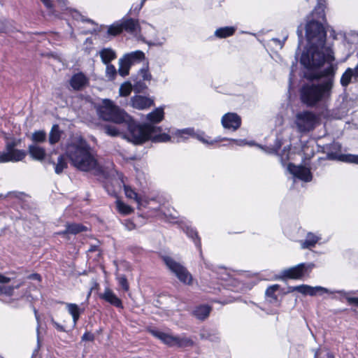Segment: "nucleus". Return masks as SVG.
I'll list each match as a JSON object with an SVG mask.
<instances>
[{"instance_id":"obj_29","label":"nucleus","mask_w":358,"mask_h":358,"mask_svg":"<svg viewBox=\"0 0 358 358\" xmlns=\"http://www.w3.org/2000/svg\"><path fill=\"white\" fill-rule=\"evenodd\" d=\"M102 62L104 64H110L117 57L115 52L111 48H103L99 52Z\"/></svg>"},{"instance_id":"obj_5","label":"nucleus","mask_w":358,"mask_h":358,"mask_svg":"<svg viewBox=\"0 0 358 358\" xmlns=\"http://www.w3.org/2000/svg\"><path fill=\"white\" fill-rule=\"evenodd\" d=\"M124 123L127 124L128 138L135 145H141L149 141L155 128L152 124H138L130 115Z\"/></svg>"},{"instance_id":"obj_10","label":"nucleus","mask_w":358,"mask_h":358,"mask_svg":"<svg viewBox=\"0 0 358 358\" xmlns=\"http://www.w3.org/2000/svg\"><path fill=\"white\" fill-rule=\"evenodd\" d=\"M317 122V117L311 111L305 110L296 115V124L299 131L306 132L313 130Z\"/></svg>"},{"instance_id":"obj_45","label":"nucleus","mask_w":358,"mask_h":358,"mask_svg":"<svg viewBox=\"0 0 358 358\" xmlns=\"http://www.w3.org/2000/svg\"><path fill=\"white\" fill-rule=\"evenodd\" d=\"M145 2V0H141V3L138 4H133L129 11V15H138L140 10L143 8L144 3Z\"/></svg>"},{"instance_id":"obj_4","label":"nucleus","mask_w":358,"mask_h":358,"mask_svg":"<svg viewBox=\"0 0 358 358\" xmlns=\"http://www.w3.org/2000/svg\"><path fill=\"white\" fill-rule=\"evenodd\" d=\"M172 138H173V141L176 139L177 143L185 141L187 139L192 138L208 145H213L215 143H220L224 140L229 141L231 144H235L238 146H243L247 144L245 140L241 139H228L221 138L220 137L211 139V138L208 136L204 131L196 132L194 128L178 129L175 132L172 133Z\"/></svg>"},{"instance_id":"obj_19","label":"nucleus","mask_w":358,"mask_h":358,"mask_svg":"<svg viewBox=\"0 0 358 358\" xmlns=\"http://www.w3.org/2000/svg\"><path fill=\"white\" fill-rule=\"evenodd\" d=\"M28 152L30 157L36 161L42 162L45 159L46 151L43 147L37 145H29Z\"/></svg>"},{"instance_id":"obj_1","label":"nucleus","mask_w":358,"mask_h":358,"mask_svg":"<svg viewBox=\"0 0 358 358\" xmlns=\"http://www.w3.org/2000/svg\"><path fill=\"white\" fill-rule=\"evenodd\" d=\"M325 8L326 0H317L315 8L307 17L305 34L310 45L301 54L300 62L309 71L319 69L324 62L331 63L335 59L331 49H327V54L323 52L327 41V30L323 24L327 22Z\"/></svg>"},{"instance_id":"obj_55","label":"nucleus","mask_w":358,"mask_h":358,"mask_svg":"<svg viewBox=\"0 0 358 358\" xmlns=\"http://www.w3.org/2000/svg\"><path fill=\"white\" fill-rule=\"evenodd\" d=\"M27 279L38 280V281L41 282L42 280V278L39 273H31V274L27 276Z\"/></svg>"},{"instance_id":"obj_16","label":"nucleus","mask_w":358,"mask_h":358,"mask_svg":"<svg viewBox=\"0 0 358 358\" xmlns=\"http://www.w3.org/2000/svg\"><path fill=\"white\" fill-rule=\"evenodd\" d=\"M148 331L169 347H174L176 345L177 336H172L155 329H148Z\"/></svg>"},{"instance_id":"obj_22","label":"nucleus","mask_w":358,"mask_h":358,"mask_svg":"<svg viewBox=\"0 0 358 358\" xmlns=\"http://www.w3.org/2000/svg\"><path fill=\"white\" fill-rule=\"evenodd\" d=\"M66 157L65 155H60L57 158V162L55 163L51 157H49L48 162L49 164L54 165L55 171L57 174H60L68 166Z\"/></svg>"},{"instance_id":"obj_41","label":"nucleus","mask_w":358,"mask_h":358,"mask_svg":"<svg viewBox=\"0 0 358 358\" xmlns=\"http://www.w3.org/2000/svg\"><path fill=\"white\" fill-rule=\"evenodd\" d=\"M107 32H108V35H110L113 36H118V35H120L121 34H122V28L120 24V22L116 21L113 24L110 25L108 29Z\"/></svg>"},{"instance_id":"obj_53","label":"nucleus","mask_w":358,"mask_h":358,"mask_svg":"<svg viewBox=\"0 0 358 358\" xmlns=\"http://www.w3.org/2000/svg\"><path fill=\"white\" fill-rule=\"evenodd\" d=\"M104 188L107 191V192L110 195L115 194V190L114 189L113 185L108 182H106L104 185Z\"/></svg>"},{"instance_id":"obj_38","label":"nucleus","mask_w":358,"mask_h":358,"mask_svg":"<svg viewBox=\"0 0 358 358\" xmlns=\"http://www.w3.org/2000/svg\"><path fill=\"white\" fill-rule=\"evenodd\" d=\"M327 156L326 157H320L319 158V161L320 160H326V159H328V160H332L331 159H329L328 155L329 153H336L337 155H343L342 153H341V146L340 144H338V143H331L329 145H328L327 146Z\"/></svg>"},{"instance_id":"obj_50","label":"nucleus","mask_w":358,"mask_h":358,"mask_svg":"<svg viewBox=\"0 0 358 358\" xmlns=\"http://www.w3.org/2000/svg\"><path fill=\"white\" fill-rule=\"evenodd\" d=\"M47 10L51 13L54 11V4L52 0H41Z\"/></svg>"},{"instance_id":"obj_46","label":"nucleus","mask_w":358,"mask_h":358,"mask_svg":"<svg viewBox=\"0 0 358 358\" xmlns=\"http://www.w3.org/2000/svg\"><path fill=\"white\" fill-rule=\"evenodd\" d=\"M119 285L124 292H127L129 289V284L128 282L126 275H122L117 278Z\"/></svg>"},{"instance_id":"obj_62","label":"nucleus","mask_w":358,"mask_h":358,"mask_svg":"<svg viewBox=\"0 0 358 358\" xmlns=\"http://www.w3.org/2000/svg\"><path fill=\"white\" fill-rule=\"evenodd\" d=\"M215 301V302H217V303H220V301ZM221 303L224 304V303H227V302H221Z\"/></svg>"},{"instance_id":"obj_13","label":"nucleus","mask_w":358,"mask_h":358,"mask_svg":"<svg viewBox=\"0 0 358 358\" xmlns=\"http://www.w3.org/2000/svg\"><path fill=\"white\" fill-rule=\"evenodd\" d=\"M89 84V78L82 71L73 74L69 80V85L75 91H81Z\"/></svg>"},{"instance_id":"obj_39","label":"nucleus","mask_w":358,"mask_h":358,"mask_svg":"<svg viewBox=\"0 0 358 358\" xmlns=\"http://www.w3.org/2000/svg\"><path fill=\"white\" fill-rule=\"evenodd\" d=\"M195 342L189 337H180L176 338V345L178 348H192L194 346Z\"/></svg>"},{"instance_id":"obj_26","label":"nucleus","mask_w":358,"mask_h":358,"mask_svg":"<svg viewBox=\"0 0 358 358\" xmlns=\"http://www.w3.org/2000/svg\"><path fill=\"white\" fill-rule=\"evenodd\" d=\"M280 285L278 284L272 285L267 287L265 292L266 299L270 303H277L278 296L276 292L280 289Z\"/></svg>"},{"instance_id":"obj_6","label":"nucleus","mask_w":358,"mask_h":358,"mask_svg":"<svg viewBox=\"0 0 358 358\" xmlns=\"http://www.w3.org/2000/svg\"><path fill=\"white\" fill-rule=\"evenodd\" d=\"M101 119L116 124L124 123L129 115L116 106L111 100L105 99L96 108Z\"/></svg>"},{"instance_id":"obj_18","label":"nucleus","mask_w":358,"mask_h":358,"mask_svg":"<svg viewBox=\"0 0 358 358\" xmlns=\"http://www.w3.org/2000/svg\"><path fill=\"white\" fill-rule=\"evenodd\" d=\"M118 21L120 22L122 33L125 31L129 34H133L140 27L138 20L137 19L123 17Z\"/></svg>"},{"instance_id":"obj_12","label":"nucleus","mask_w":358,"mask_h":358,"mask_svg":"<svg viewBox=\"0 0 358 358\" xmlns=\"http://www.w3.org/2000/svg\"><path fill=\"white\" fill-rule=\"evenodd\" d=\"M288 170L291 174L302 181L310 182L313 179V175L310 169L304 166H297L293 163H289Z\"/></svg>"},{"instance_id":"obj_3","label":"nucleus","mask_w":358,"mask_h":358,"mask_svg":"<svg viewBox=\"0 0 358 358\" xmlns=\"http://www.w3.org/2000/svg\"><path fill=\"white\" fill-rule=\"evenodd\" d=\"M332 90V80L327 79L321 83L302 85L299 90L300 100L307 107H315L329 99Z\"/></svg>"},{"instance_id":"obj_17","label":"nucleus","mask_w":358,"mask_h":358,"mask_svg":"<svg viewBox=\"0 0 358 358\" xmlns=\"http://www.w3.org/2000/svg\"><path fill=\"white\" fill-rule=\"evenodd\" d=\"M336 69V67H334V65L331 64L329 66H327L322 71L310 73L308 78L310 80H320L322 78H327V79L332 80L333 85Z\"/></svg>"},{"instance_id":"obj_54","label":"nucleus","mask_w":358,"mask_h":358,"mask_svg":"<svg viewBox=\"0 0 358 358\" xmlns=\"http://www.w3.org/2000/svg\"><path fill=\"white\" fill-rule=\"evenodd\" d=\"M51 323L54 326V327L58 331H60V332H64L65 331V329L64 327L61 325L60 324H59L58 322H57L54 318H51Z\"/></svg>"},{"instance_id":"obj_32","label":"nucleus","mask_w":358,"mask_h":358,"mask_svg":"<svg viewBox=\"0 0 358 358\" xmlns=\"http://www.w3.org/2000/svg\"><path fill=\"white\" fill-rule=\"evenodd\" d=\"M129 63L133 65L134 63L141 62L145 59V54L141 50H136L129 54H126L124 57Z\"/></svg>"},{"instance_id":"obj_9","label":"nucleus","mask_w":358,"mask_h":358,"mask_svg":"<svg viewBox=\"0 0 358 358\" xmlns=\"http://www.w3.org/2000/svg\"><path fill=\"white\" fill-rule=\"evenodd\" d=\"M6 140V152H0V163L20 162L24 159L27 155L26 151L15 148L21 143L22 140L20 138H12L10 140L7 138Z\"/></svg>"},{"instance_id":"obj_2","label":"nucleus","mask_w":358,"mask_h":358,"mask_svg":"<svg viewBox=\"0 0 358 358\" xmlns=\"http://www.w3.org/2000/svg\"><path fill=\"white\" fill-rule=\"evenodd\" d=\"M66 155L71 165L82 171L93 170L98 164L90 144L82 138L67 146Z\"/></svg>"},{"instance_id":"obj_25","label":"nucleus","mask_w":358,"mask_h":358,"mask_svg":"<svg viewBox=\"0 0 358 358\" xmlns=\"http://www.w3.org/2000/svg\"><path fill=\"white\" fill-rule=\"evenodd\" d=\"M212 310L211 306L208 305H199L193 310V315L200 320H206Z\"/></svg>"},{"instance_id":"obj_49","label":"nucleus","mask_w":358,"mask_h":358,"mask_svg":"<svg viewBox=\"0 0 358 358\" xmlns=\"http://www.w3.org/2000/svg\"><path fill=\"white\" fill-rule=\"evenodd\" d=\"M95 339V336L94 334L90 331H85L82 336V341H94Z\"/></svg>"},{"instance_id":"obj_56","label":"nucleus","mask_w":358,"mask_h":358,"mask_svg":"<svg viewBox=\"0 0 358 358\" xmlns=\"http://www.w3.org/2000/svg\"><path fill=\"white\" fill-rule=\"evenodd\" d=\"M125 225L129 230H132L136 228V224L130 220H127Z\"/></svg>"},{"instance_id":"obj_36","label":"nucleus","mask_w":358,"mask_h":358,"mask_svg":"<svg viewBox=\"0 0 358 358\" xmlns=\"http://www.w3.org/2000/svg\"><path fill=\"white\" fill-rule=\"evenodd\" d=\"M187 236L190 238L194 243L196 248L199 250L201 248V238L199 236L198 231L192 227H187L185 230Z\"/></svg>"},{"instance_id":"obj_64","label":"nucleus","mask_w":358,"mask_h":358,"mask_svg":"<svg viewBox=\"0 0 358 358\" xmlns=\"http://www.w3.org/2000/svg\"><path fill=\"white\" fill-rule=\"evenodd\" d=\"M0 358H1V357H0Z\"/></svg>"},{"instance_id":"obj_61","label":"nucleus","mask_w":358,"mask_h":358,"mask_svg":"<svg viewBox=\"0 0 358 358\" xmlns=\"http://www.w3.org/2000/svg\"><path fill=\"white\" fill-rule=\"evenodd\" d=\"M6 31V27L3 22L0 21V33H5Z\"/></svg>"},{"instance_id":"obj_8","label":"nucleus","mask_w":358,"mask_h":358,"mask_svg":"<svg viewBox=\"0 0 358 358\" xmlns=\"http://www.w3.org/2000/svg\"><path fill=\"white\" fill-rule=\"evenodd\" d=\"M315 265L313 263H301L294 266L281 271L278 279L282 281L288 280H302L308 277Z\"/></svg>"},{"instance_id":"obj_15","label":"nucleus","mask_w":358,"mask_h":358,"mask_svg":"<svg viewBox=\"0 0 358 358\" xmlns=\"http://www.w3.org/2000/svg\"><path fill=\"white\" fill-rule=\"evenodd\" d=\"M99 297L117 308H124L122 299L109 287H106L103 293L99 294Z\"/></svg>"},{"instance_id":"obj_57","label":"nucleus","mask_w":358,"mask_h":358,"mask_svg":"<svg viewBox=\"0 0 358 358\" xmlns=\"http://www.w3.org/2000/svg\"><path fill=\"white\" fill-rule=\"evenodd\" d=\"M99 289V284L96 281L94 280L93 282V285H92V287L90 288V290L88 293V296H90L91 295V293L93 290Z\"/></svg>"},{"instance_id":"obj_7","label":"nucleus","mask_w":358,"mask_h":358,"mask_svg":"<svg viewBox=\"0 0 358 358\" xmlns=\"http://www.w3.org/2000/svg\"><path fill=\"white\" fill-rule=\"evenodd\" d=\"M162 259L169 270L178 280L185 285H193V276L186 267L169 256H162Z\"/></svg>"},{"instance_id":"obj_37","label":"nucleus","mask_w":358,"mask_h":358,"mask_svg":"<svg viewBox=\"0 0 358 358\" xmlns=\"http://www.w3.org/2000/svg\"><path fill=\"white\" fill-rule=\"evenodd\" d=\"M67 309L69 314L72 316L74 323L76 324L79 320L80 314L83 310H81L79 306L76 303H68Z\"/></svg>"},{"instance_id":"obj_20","label":"nucleus","mask_w":358,"mask_h":358,"mask_svg":"<svg viewBox=\"0 0 358 358\" xmlns=\"http://www.w3.org/2000/svg\"><path fill=\"white\" fill-rule=\"evenodd\" d=\"M155 129L150 134L149 140L154 143L168 142L171 141V136L169 134L162 133V127L153 125Z\"/></svg>"},{"instance_id":"obj_48","label":"nucleus","mask_w":358,"mask_h":358,"mask_svg":"<svg viewBox=\"0 0 358 358\" xmlns=\"http://www.w3.org/2000/svg\"><path fill=\"white\" fill-rule=\"evenodd\" d=\"M343 296L350 305H355L358 307V297L350 296L348 293L345 292Z\"/></svg>"},{"instance_id":"obj_34","label":"nucleus","mask_w":358,"mask_h":358,"mask_svg":"<svg viewBox=\"0 0 358 358\" xmlns=\"http://www.w3.org/2000/svg\"><path fill=\"white\" fill-rule=\"evenodd\" d=\"M123 187L125 196L128 199H134L138 205L141 204V197L138 195L134 189L128 185H124Z\"/></svg>"},{"instance_id":"obj_21","label":"nucleus","mask_w":358,"mask_h":358,"mask_svg":"<svg viewBox=\"0 0 358 358\" xmlns=\"http://www.w3.org/2000/svg\"><path fill=\"white\" fill-rule=\"evenodd\" d=\"M132 106L138 109H144L150 107L153 101L148 97L136 95L131 98Z\"/></svg>"},{"instance_id":"obj_11","label":"nucleus","mask_w":358,"mask_h":358,"mask_svg":"<svg viewBox=\"0 0 358 358\" xmlns=\"http://www.w3.org/2000/svg\"><path fill=\"white\" fill-rule=\"evenodd\" d=\"M221 124L225 129L235 131L241 127L242 119L236 113H227L222 117Z\"/></svg>"},{"instance_id":"obj_43","label":"nucleus","mask_w":358,"mask_h":358,"mask_svg":"<svg viewBox=\"0 0 358 358\" xmlns=\"http://www.w3.org/2000/svg\"><path fill=\"white\" fill-rule=\"evenodd\" d=\"M132 90L131 84L129 82H125L121 85L119 90L120 96H129Z\"/></svg>"},{"instance_id":"obj_28","label":"nucleus","mask_w":358,"mask_h":358,"mask_svg":"<svg viewBox=\"0 0 358 358\" xmlns=\"http://www.w3.org/2000/svg\"><path fill=\"white\" fill-rule=\"evenodd\" d=\"M164 117V111L162 108H157L155 109L153 111L150 113L147 119L152 124H157L159 123Z\"/></svg>"},{"instance_id":"obj_40","label":"nucleus","mask_w":358,"mask_h":358,"mask_svg":"<svg viewBox=\"0 0 358 358\" xmlns=\"http://www.w3.org/2000/svg\"><path fill=\"white\" fill-rule=\"evenodd\" d=\"M131 66V64L128 62L124 57H122L120 59V66L118 69L119 74L125 77L129 75V69Z\"/></svg>"},{"instance_id":"obj_52","label":"nucleus","mask_w":358,"mask_h":358,"mask_svg":"<svg viewBox=\"0 0 358 358\" xmlns=\"http://www.w3.org/2000/svg\"><path fill=\"white\" fill-rule=\"evenodd\" d=\"M141 76H142L143 80H151L152 76L150 73L148 69H142L141 70Z\"/></svg>"},{"instance_id":"obj_27","label":"nucleus","mask_w":358,"mask_h":358,"mask_svg":"<svg viewBox=\"0 0 358 358\" xmlns=\"http://www.w3.org/2000/svg\"><path fill=\"white\" fill-rule=\"evenodd\" d=\"M236 31V28L233 26L223 27L217 29L214 35L219 38H225L233 36Z\"/></svg>"},{"instance_id":"obj_23","label":"nucleus","mask_w":358,"mask_h":358,"mask_svg":"<svg viewBox=\"0 0 358 358\" xmlns=\"http://www.w3.org/2000/svg\"><path fill=\"white\" fill-rule=\"evenodd\" d=\"M328 157L332 160L358 164V155L352 154L337 155L336 153H329Z\"/></svg>"},{"instance_id":"obj_60","label":"nucleus","mask_w":358,"mask_h":358,"mask_svg":"<svg viewBox=\"0 0 358 358\" xmlns=\"http://www.w3.org/2000/svg\"><path fill=\"white\" fill-rule=\"evenodd\" d=\"M99 250V246L96 245H91L90 248L88 249V252H93Z\"/></svg>"},{"instance_id":"obj_51","label":"nucleus","mask_w":358,"mask_h":358,"mask_svg":"<svg viewBox=\"0 0 358 358\" xmlns=\"http://www.w3.org/2000/svg\"><path fill=\"white\" fill-rule=\"evenodd\" d=\"M56 234L66 238V240L70 239L69 232V229H68L66 224L65 225L64 230L57 231V232H56Z\"/></svg>"},{"instance_id":"obj_59","label":"nucleus","mask_w":358,"mask_h":358,"mask_svg":"<svg viewBox=\"0 0 358 358\" xmlns=\"http://www.w3.org/2000/svg\"><path fill=\"white\" fill-rule=\"evenodd\" d=\"M296 34H297L299 38H301L303 37V28H302L301 24L297 28Z\"/></svg>"},{"instance_id":"obj_33","label":"nucleus","mask_w":358,"mask_h":358,"mask_svg":"<svg viewBox=\"0 0 358 358\" xmlns=\"http://www.w3.org/2000/svg\"><path fill=\"white\" fill-rule=\"evenodd\" d=\"M352 78L355 80V75L352 71V69L349 67L341 76L340 80L341 86L343 87H347L352 82Z\"/></svg>"},{"instance_id":"obj_42","label":"nucleus","mask_w":358,"mask_h":358,"mask_svg":"<svg viewBox=\"0 0 358 358\" xmlns=\"http://www.w3.org/2000/svg\"><path fill=\"white\" fill-rule=\"evenodd\" d=\"M31 141L34 143H43L46 141V133L43 130L36 131L32 134Z\"/></svg>"},{"instance_id":"obj_14","label":"nucleus","mask_w":358,"mask_h":358,"mask_svg":"<svg viewBox=\"0 0 358 358\" xmlns=\"http://www.w3.org/2000/svg\"><path fill=\"white\" fill-rule=\"evenodd\" d=\"M295 291L303 294L309 296H315L319 291L322 292H327V290L322 287H311L308 285H301L297 286H288L287 291L285 294L292 293Z\"/></svg>"},{"instance_id":"obj_63","label":"nucleus","mask_w":358,"mask_h":358,"mask_svg":"<svg viewBox=\"0 0 358 358\" xmlns=\"http://www.w3.org/2000/svg\"><path fill=\"white\" fill-rule=\"evenodd\" d=\"M142 85H143V87H145V89L147 87H146V85H145V84H144V83H142Z\"/></svg>"},{"instance_id":"obj_58","label":"nucleus","mask_w":358,"mask_h":358,"mask_svg":"<svg viewBox=\"0 0 358 358\" xmlns=\"http://www.w3.org/2000/svg\"><path fill=\"white\" fill-rule=\"evenodd\" d=\"M10 281V279L8 277H6L0 273V283H8Z\"/></svg>"},{"instance_id":"obj_47","label":"nucleus","mask_w":358,"mask_h":358,"mask_svg":"<svg viewBox=\"0 0 358 358\" xmlns=\"http://www.w3.org/2000/svg\"><path fill=\"white\" fill-rule=\"evenodd\" d=\"M106 75L111 80H113L115 78L117 71L114 65L110 64H106Z\"/></svg>"},{"instance_id":"obj_44","label":"nucleus","mask_w":358,"mask_h":358,"mask_svg":"<svg viewBox=\"0 0 358 358\" xmlns=\"http://www.w3.org/2000/svg\"><path fill=\"white\" fill-rule=\"evenodd\" d=\"M103 129L105 133L110 136H113V137L117 136L120 134V132L117 129V128L113 125L106 124L103 127Z\"/></svg>"},{"instance_id":"obj_24","label":"nucleus","mask_w":358,"mask_h":358,"mask_svg":"<svg viewBox=\"0 0 358 358\" xmlns=\"http://www.w3.org/2000/svg\"><path fill=\"white\" fill-rule=\"evenodd\" d=\"M320 240V237L312 232L306 234V239L301 241V247L302 249H311L314 248Z\"/></svg>"},{"instance_id":"obj_31","label":"nucleus","mask_w":358,"mask_h":358,"mask_svg":"<svg viewBox=\"0 0 358 358\" xmlns=\"http://www.w3.org/2000/svg\"><path fill=\"white\" fill-rule=\"evenodd\" d=\"M66 226L69 229V234L77 235L82 232L89 230L88 227L81 223L67 222Z\"/></svg>"},{"instance_id":"obj_35","label":"nucleus","mask_w":358,"mask_h":358,"mask_svg":"<svg viewBox=\"0 0 358 358\" xmlns=\"http://www.w3.org/2000/svg\"><path fill=\"white\" fill-rule=\"evenodd\" d=\"M116 208L118 213L122 215H128L134 212V208L124 203L120 199H117L115 201Z\"/></svg>"},{"instance_id":"obj_30","label":"nucleus","mask_w":358,"mask_h":358,"mask_svg":"<svg viewBox=\"0 0 358 358\" xmlns=\"http://www.w3.org/2000/svg\"><path fill=\"white\" fill-rule=\"evenodd\" d=\"M62 131L59 129V126L57 124H53L49 134V143L50 145H55L57 143L62 136Z\"/></svg>"}]
</instances>
